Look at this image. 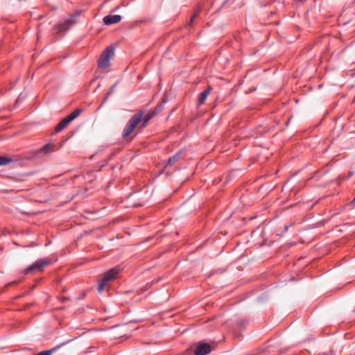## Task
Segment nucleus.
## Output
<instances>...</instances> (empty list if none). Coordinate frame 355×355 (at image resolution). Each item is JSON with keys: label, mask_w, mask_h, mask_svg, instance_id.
Listing matches in <instances>:
<instances>
[{"label": "nucleus", "mask_w": 355, "mask_h": 355, "mask_svg": "<svg viewBox=\"0 0 355 355\" xmlns=\"http://www.w3.org/2000/svg\"><path fill=\"white\" fill-rule=\"evenodd\" d=\"M143 116V112L141 110L137 112L135 114H134L128 121L125 125L123 132L122 137L123 138H126L130 135V134L134 131L139 124H140Z\"/></svg>", "instance_id": "obj_1"}, {"label": "nucleus", "mask_w": 355, "mask_h": 355, "mask_svg": "<svg viewBox=\"0 0 355 355\" xmlns=\"http://www.w3.org/2000/svg\"><path fill=\"white\" fill-rule=\"evenodd\" d=\"M180 155V152H178L173 155L172 157H171L166 164V166H171L174 165V164L179 159V157Z\"/></svg>", "instance_id": "obj_13"}, {"label": "nucleus", "mask_w": 355, "mask_h": 355, "mask_svg": "<svg viewBox=\"0 0 355 355\" xmlns=\"http://www.w3.org/2000/svg\"><path fill=\"white\" fill-rule=\"evenodd\" d=\"M51 263V260L47 259L37 261L31 266H30L28 268H26L25 272L28 274L42 271L44 267L50 265Z\"/></svg>", "instance_id": "obj_4"}, {"label": "nucleus", "mask_w": 355, "mask_h": 355, "mask_svg": "<svg viewBox=\"0 0 355 355\" xmlns=\"http://www.w3.org/2000/svg\"><path fill=\"white\" fill-rule=\"evenodd\" d=\"M354 201H355V196H354Z\"/></svg>", "instance_id": "obj_21"}, {"label": "nucleus", "mask_w": 355, "mask_h": 355, "mask_svg": "<svg viewBox=\"0 0 355 355\" xmlns=\"http://www.w3.org/2000/svg\"><path fill=\"white\" fill-rule=\"evenodd\" d=\"M155 116V115L151 112H148L147 113L145 116H142V119H141V126L140 128H144L147 126L149 121L150 119H152L153 117Z\"/></svg>", "instance_id": "obj_9"}, {"label": "nucleus", "mask_w": 355, "mask_h": 355, "mask_svg": "<svg viewBox=\"0 0 355 355\" xmlns=\"http://www.w3.org/2000/svg\"><path fill=\"white\" fill-rule=\"evenodd\" d=\"M198 14H199V11H196L193 15L192 16V17L191 18L190 21H189V25H191L193 20L198 16Z\"/></svg>", "instance_id": "obj_17"}, {"label": "nucleus", "mask_w": 355, "mask_h": 355, "mask_svg": "<svg viewBox=\"0 0 355 355\" xmlns=\"http://www.w3.org/2000/svg\"><path fill=\"white\" fill-rule=\"evenodd\" d=\"M167 102V100L162 99V102L154 109L153 111L151 112L156 116L158 113H159L164 107V105Z\"/></svg>", "instance_id": "obj_14"}, {"label": "nucleus", "mask_w": 355, "mask_h": 355, "mask_svg": "<svg viewBox=\"0 0 355 355\" xmlns=\"http://www.w3.org/2000/svg\"><path fill=\"white\" fill-rule=\"evenodd\" d=\"M52 148H53V145L51 144H47L44 145L42 148H41L38 150L37 153L46 155L52 151Z\"/></svg>", "instance_id": "obj_11"}, {"label": "nucleus", "mask_w": 355, "mask_h": 355, "mask_svg": "<svg viewBox=\"0 0 355 355\" xmlns=\"http://www.w3.org/2000/svg\"><path fill=\"white\" fill-rule=\"evenodd\" d=\"M115 48L111 45L107 47L101 53L98 60V67L99 68H107L110 64V58L112 55L114 53Z\"/></svg>", "instance_id": "obj_3"}, {"label": "nucleus", "mask_w": 355, "mask_h": 355, "mask_svg": "<svg viewBox=\"0 0 355 355\" xmlns=\"http://www.w3.org/2000/svg\"><path fill=\"white\" fill-rule=\"evenodd\" d=\"M79 15L80 12H78L71 15L70 18L64 21L63 23L58 24L56 27V33H60L69 29V28L76 22L75 18Z\"/></svg>", "instance_id": "obj_5"}, {"label": "nucleus", "mask_w": 355, "mask_h": 355, "mask_svg": "<svg viewBox=\"0 0 355 355\" xmlns=\"http://www.w3.org/2000/svg\"><path fill=\"white\" fill-rule=\"evenodd\" d=\"M211 352V347L206 343H199L196 349L195 355H207Z\"/></svg>", "instance_id": "obj_6"}, {"label": "nucleus", "mask_w": 355, "mask_h": 355, "mask_svg": "<svg viewBox=\"0 0 355 355\" xmlns=\"http://www.w3.org/2000/svg\"><path fill=\"white\" fill-rule=\"evenodd\" d=\"M288 227H289V226H286V227H285V230H286V231H287V230H288Z\"/></svg>", "instance_id": "obj_20"}, {"label": "nucleus", "mask_w": 355, "mask_h": 355, "mask_svg": "<svg viewBox=\"0 0 355 355\" xmlns=\"http://www.w3.org/2000/svg\"><path fill=\"white\" fill-rule=\"evenodd\" d=\"M119 271L120 269L118 267L112 268L107 271L104 274L100 284H98V291L100 293L102 292L109 282L112 281L116 278Z\"/></svg>", "instance_id": "obj_2"}, {"label": "nucleus", "mask_w": 355, "mask_h": 355, "mask_svg": "<svg viewBox=\"0 0 355 355\" xmlns=\"http://www.w3.org/2000/svg\"><path fill=\"white\" fill-rule=\"evenodd\" d=\"M115 86H116V85H112V86L110 88V89H109V91L107 92V94H106V95H105V97L104 98V99H103V101L102 103H101V105L98 107L97 110H99L102 107L103 105L105 103V101H107V98H108L110 95H112V94H113V92H114V91Z\"/></svg>", "instance_id": "obj_16"}, {"label": "nucleus", "mask_w": 355, "mask_h": 355, "mask_svg": "<svg viewBox=\"0 0 355 355\" xmlns=\"http://www.w3.org/2000/svg\"><path fill=\"white\" fill-rule=\"evenodd\" d=\"M211 87H209L207 89H206L205 91H203L202 93H200V96L198 100V105L200 106L202 105L206 101L209 94L211 91Z\"/></svg>", "instance_id": "obj_8"}, {"label": "nucleus", "mask_w": 355, "mask_h": 355, "mask_svg": "<svg viewBox=\"0 0 355 355\" xmlns=\"http://www.w3.org/2000/svg\"><path fill=\"white\" fill-rule=\"evenodd\" d=\"M20 98H21V94L18 96V98H17V101H16V103H17V104L19 103V102H20Z\"/></svg>", "instance_id": "obj_18"}, {"label": "nucleus", "mask_w": 355, "mask_h": 355, "mask_svg": "<svg viewBox=\"0 0 355 355\" xmlns=\"http://www.w3.org/2000/svg\"><path fill=\"white\" fill-rule=\"evenodd\" d=\"M121 20V16L119 15H109L103 17V21L105 25L116 24Z\"/></svg>", "instance_id": "obj_7"}, {"label": "nucleus", "mask_w": 355, "mask_h": 355, "mask_svg": "<svg viewBox=\"0 0 355 355\" xmlns=\"http://www.w3.org/2000/svg\"><path fill=\"white\" fill-rule=\"evenodd\" d=\"M80 113H81V110L76 109L74 111H73L70 114H69L67 116H66L64 118V119L69 123L73 120H74L76 117H78Z\"/></svg>", "instance_id": "obj_10"}, {"label": "nucleus", "mask_w": 355, "mask_h": 355, "mask_svg": "<svg viewBox=\"0 0 355 355\" xmlns=\"http://www.w3.org/2000/svg\"><path fill=\"white\" fill-rule=\"evenodd\" d=\"M13 162V159L8 156L0 155V166H6Z\"/></svg>", "instance_id": "obj_12"}, {"label": "nucleus", "mask_w": 355, "mask_h": 355, "mask_svg": "<svg viewBox=\"0 0 355 355\" xmlns=\"http://www.w3.org/2000/svg\"><path fill=\"white\" fill-rule=\"evenodd\" d=\"M69 123L63 119L58 125L55 126V132H59L61 130H62L64 128H65Z\"/></svg>", "instance_id": "obj_15"}, {"label": "nucleus", "mask_w": 355, "mask_h": 355, "mask_svg": "<svg viewBox=\"0 0 355 355\" xmlns=\"http://www.w3.org/2000/svg\"><path fill=\"white\" fill-rule=\"evenodd\" d=\"M118 9H119V7H116V8L113 10V11H116Z\"/></svg>", "instance_id": "obj_19"}]
</instances>
